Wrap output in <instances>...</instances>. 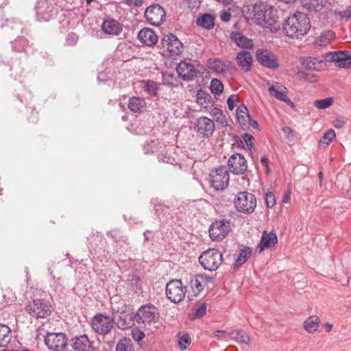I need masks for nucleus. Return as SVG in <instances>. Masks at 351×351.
I'll return each instance as SVG.
<instances>
[{"instance_id":"nucleus-1","label":"nucleus","mask_w":351,"mask_h":351,"mask_svg":"<svg viewBox=\"0 0 351 351\" xmlns=\"http://www.w3.org/2000/svg\"><path fill=\"white\" fill-rule=\"evenodd\" d=\"M310 27V21L306 14L295 12L287 17L283 25V31L290 38H299L306 34Z\"/></svg>"},{"instance_id":"nucleus-2","label":"nucleus","mask_w":351,"mask_h":351,"mask_svg":"<svg viewBox=\"0 0 351 351\" xmlns=\"http://www.w3.org/2000/svg\"><path fill=\"white\" fill-rule=\"evenodd\" d=\"M135 320L141 326L149 330L157 329L159 321V313L157 308L152 304L143 305L134 315Z\"/></svg>"},{"instance_id":"nucleus-3","label":"nucleus","mask_w":351,"mask_h":351,"mask_svg":"<svg viewBox=\"0 0 351 351\" xmlns=\"http://www.w3.org/2000/svg\"><path fill=\"white\" fill-rule=\"evenodd\" d=\"M252 13L253 22L263 27H269L276 22L274 10L267 3L255 4Z\"/></svg>"},{"instance_id":"nucleus-4","label":"nucleus","mask_w":351,"mask_h":351,"mask_svg":"<svg viewBox=\"0 0 351 351\" xmlns=\"http://www.w3.org/2000/svg\"><path fill=\"white\" fill-rule=\"evenodd\" d=\"M199 262L204 269L216 271L223 262V255L217 249H208L199 256Z\"/></svg>"},{"instance_id":"nucleus-5","label":"nucleus","mask_w":351,"mask_h":351,"mask_svg":"<svg viewBox=\"0 0 351 351\" xmlns=\"http://www.w3.org/2000/svg\"><path fill=\"white\" fill-rule=\"evenodd\" d=\"M234 204L237 211L249 215L254 211L256 199L252 193L246 191L240 192L234 198Z\"/></svg>"},{"instance_id":"nucleus-6","label":"nucleus","mask_w":351,"mask_h":351,"mask_svg":"<svg viewBox=\"0 0 351 351\" xmlns=\"http://www.w3.org/2000/svg\"><path fill=\"white\" fill-rule=\"evenodd\" d=\"M229 173L224 166H220L212 171L210 174V182L216 191L224 190L229 183Z\"/></svg>"},{"instance_id":"nucleus-7","label":"nucleus","mask_w":351,"mask_h":351,"mask_svg":"<svg viewBox=\"0 0 351 351\" xmlns=\"http://www.w3.org/2000/svg\"><path fill=\"white\" fill-rule=\"evenodd\" d=\"M27 312L36 318H45L51 313L50 304L45 300L36 299L26 306Z\"/></svg>"},{"instance_id":"nucleus-8","label":"nucleus","mask_w":351,"mask_h":351,"mask_svg":"<svg viewBox=\"0 0 351 351\" xmlns=\"http://www.w3.org/2000/svg\"><path fill=\"white\" fill-rule=\"evenodd\" d=\"M167 298L173 303L181 302L185 297L186 288L180 280H172L166 285Z\"/></svg>"},{"instance_id":"nucleus-9","label":"nucleus","mask_w":351,"mask_h":351,"mask_svg":"<svg viewBox=\"0 0 351 351\" xmlns=\"http://www.w3.org/2000/svg\"><path fill=\"white\" fill-rule=\"evenodd\" d=\"M45 342L47 348L53 351H64L68 345L67 337L62 332H48Z\"/></svg>"},{"instance_id":"nucleus-10","label":"nucleus","mask_w":351,"mask_h":351,"mask_svg":"<svg viewBox=\"0 0 351 351\" xmlns=\"http://www.w3.org/2000/svg\"><path fill=\"white\" fill-rule=\"evenodd\" d=\"M114 324V320L110 316L103 314L95 315L91 320L93 329L99 335H106L109 333Z\"/></svg>"},{"instance_id":"nucleus-11","label":"nucleus","mask_w":351,"mask_h":351,"mask_svg":"<svg viewBox=\"0 0 351 351\" xmlns=\"http://www.w3.org/2000/svg\"><path fill=\"white\" fill-rule=\"evenodd\" d=\"M145 17L150 25L159 26L165 21L166 13L162 7L156 4L145 10Z\"/></svg>"},{"instance_id":"nucleus-12","label":"nucleus","mask_w":351,"mask_h":351,"mask_svg":"<svg viewBox=\"0 0 351 351\" xmlns=\"http://www.w3.org/2000/svg\"><path fill=\"white\" fill-rule=\"evenodd\" d=\"M257 61L263 66L275 69L279 66L276 56L268 49H259L256 52Z\"/></svg>"},{"instance_id":"nucleus-13","label":"nucleus","mask_w":351,"mask_h":351,"mask_svg":"<svg viewBox=\"0 0 351 351\" xmlns=\"http://www.w3.org/2000/svg\"><path fill=\"white\" fill-rule=\"evenodd\" d=\"M230 231L229 222L220 220L216 221L209 228V236L213 241H221Z\"/></svg>"},{"instance_id":"nucleus-14","label":"nucleus","mask_w":351,"mask_h":351,"mask_svg":"<svg viewBox=\"0 0 351 351\" xmlns=\"http://www.w3.org/2000/svg\"><path fill=\"white\" fill-rule=\"evenodd\" d=\"M161 45L171 55H179L182 50V43L173 34L164 36Z\"/></svg>"},{"instance_id":"nucleus-15","label":"nucleus","mask_w":351,"mask_h":351,"mask_svg":"<svg viewBox=\"0 0 351 351\" xmlns=\"http://www.w3.org/2000/svg\"><path fill=\"white\" fill-rule=\"evenodd\" d=\"M35 9L37 19L40 21H48L53 15V5L46 0H38Z\"/></svg>"},{"instance_id":"nucleus-16","label":"nucleus","mask_w":351,"mask_h":351,"mask_svg":"<svg viewBox=\"0 0 351 351\" xmlns=\"http://www.w3.org/2000/svg\"><path fill=\"white\" fill-rule=\"evenodd\" d=\"M228 167L234 174H243L247 170V160L240 154H232L228 160Z\"/></svg>"},{"instance_id":"nucleus-17","label":"nucleus","mask_w":351,"mask_h":351,"mask_svg":"<svg viewBox=\"0 0 351 351\" xmlns=\"http://www.w3.org/2000/svg\"><path fill=\"white\" fill-rule=\"evenodd\" d=\"M195 128L197 132L204 137H209L215 131V124L213 120L206 117H202L196 120Z\"/></svg>"},{"instance_id":"nucleus-18","label":"nucleus","mask_w":351,"mask_h":351,"mask_svg":"<svg viewBox=\"0 0 351 351\" xmlns=\"http://www.w3.org/2000/svg\"><path fill=\"white\" fill-rule=\"evenodd\" d=\"M176 71L183 80L188 82L193 80L197 75V70L194 65L186 61H181L177 65Z\"/></svg>"},{"instance_id":"nucleus-19","label":"nucleus","mask_w":351,"mask_h":351,"mask_svg":"<svg viewBox=\"0 0 351 351\" xmlns=\"http://www.w3.org/2000/svg\"><path fill=\"white\" fill-rule=\"evenodd\" d=\"M328 60L334 62L337 66L349 67L351 65V53L348 51H335L326 55Z\"/></svg>"},{"instance_id":"nucleus-20","label":"nucleus","mask_w":351,"mask_h":351,"mask_svg":"<svg viewBox=\"0 0 351 351\" xmlns=\"http://www.w3.org/2000/svg\"><path fill=\"white\" fill-rule=\"evenodd\" d=\"M213 282V278L204 274L196 275L190 280V286L195 295H199L208 285Z\"/></svg>"},{"instance_id":"nucleus-21","label":"nucleus","mask_w":351,"mask_h":351,"mask_svg":"<svg viewBox=\"0 0 351 351\" xmlns=\"http://www.w3.org/2000/svg\"><path fill=\"white\" fill-rule=\"evenodd\" d=\"M71 347L73 351H95L93 343L86 335L72 339Z\"/></svg>"},{"instance_id":"nucleus-22","label":"nucleus","mask_w":351,"mask_h":351,"mask_svg":"<svg viewBox=\"0 0 351 351\" xmlns=\"http://www.w3.org/2000/svg\"><path fill=\"white\" fill-rule=\"evenodd\" d=\"M269 94L277 99L286 103L293 104L287 97V89L282 84L273 83L268 88Z\"/></svg>"},{"instance_id":"nucleus-23","label":"nucleus","mask_w":351,"mask_h":351,"mask_svg":"<svg viewBox=\"0 0 351 351\" xmlns=\"http://www.w3.org/2000/svg\"><path fill=\"white\" fill-rule=\"evenodd\" d=\"M302 65L309 71H321L324 67V59L317 57H302L300 59Z\"/></svg>"},{"instance_id":"nucleus-24","label":"nucleus","mask_w":351,"mask_h":351,"mask_svg":"<svg viewBox=\"0 0 351 351\" xmlns=\"http://www.w3.org/2000/svg\"><path fill=\"white\" fill-rule=\"evenodd\" d=\"M138 40L147 46L152 47L158 42V37L155 32L149 28H143L138 34Z\"/></svg>"},{"instance_id":"nucleus-25","label":"nucleus","mask_w":351,"mask_h":351,"mask_svg":"<svg viewBox=\"0 0 351 351\" xmlns=\"http://www.w3.org/2000/svg\"><path fill=\"white\" fill-rule=\"evenodd\" d=\"M238 66L244 71H249L252 65V56L249 51L243 50L239 51L236 56Z\"/></svg>"},{"instance_id":"nucleus-26","label":"nucleus","mask_w":351,"mask_h":351,"mask_svg":"<svg viewBox=\"0 0 351 351\" xmlns=\"http://www.w3.org/2000/svg\"><path fill=\"white\" fill-rule=\"evenodd\" d=\"M278 242V238L276 234L271 231L267 232L264 231L263 232L258 247L260 252L263 251L265 249H268L274 247Z\"/></svg>"},{"instance_id":"nucleus-27","label":"nucleus","mask_w":351,"mask_h":351,"mask_svg":"<svg viewBox=\"0 0 351 351\" xmlns=\"http://www.w3.org/2000/svg\"><path fill=\"white\" fill-rule=\"evenodd\" d=\"M230 39L240 48L250 49L254 47V42L240 32H232Z\"/></svg>"},{"instance_id":"nucleus-28","label":"nucleus","mask_w":351,"mask_h":351,"mask_svg":"<svg viewBox=\"0 0 351 351\" xmlns=\"http://www.w3.org/2000/svg\"><path fill=\"white\" fill-rule=\"evenodd\" d=\"M103 32L108 35L117 36L122 31L121 25L114 19L106 20L101 25Z\"/></svg>"},{"instance_id":"nucleus-29","label":"nucleus","mask_w":351,"mask_h":351,"mask_svg":"<svg viewBox=\"0 0 351 351\" xmlns=\"http://www.w3.org/2000/svg\"><path fill=\"white\" fill-rule=\"evenodd\" d=\"M128 107L133 112L141 113L145 110L147 104L143 98L134 96L129 99Z\"/></svg>"},{"instance_id":"nucleus-30","label":"nucleus","mask_w":351,"mask_h":351,"mask_svg":"<svg viewBox=\"0 0 351 351\" xmlns=\"http://www.w3.org/2000/svg\"><path fill=\"white\" fill-rule=\"evenodd\" d=\"M228 335L232 339L236 341L239 343L249 345L250 343V338L248 334L241 328L232 330L228 333Z\"/></svg>"},{"instance_id":"nucleus-31","label":"nucleus","mask_w":351,"mask_h":351,"mask_svg":"<svg viewBox=\"0 0 351 351\" xmlns=\"http://www.w3.org/2000/svg\"><path fill=\"white\" fill-rule=\"evenodd\" d=\"M12 332L10 327L0 324V348L5 347L12 339Z\"/></svg>"},{"instance_id":"nucleus-32","label":"nucleus","mask_w":351,"mask_h":351,"mask_svg":"<svg viewBox=\"0 0 351 351\" xmlns=\"http://www.w3.org/2000/svg\"><path fill=\"white\" fill-rule=\"evenodd\" d=\"M134 315L132 314H121L117 319V324L119 328L126 329L134 324Z\"/></svg>"},{"instance_id":"nucleus-33","label":"nucleus","mask_w":351,"mask_h":351,"mask_svg":"<svg viewBox=\"0 0 351 351\" xmlns=\"http://www.w3.org/2000/svg\"><path fill=\"white\" fill-rule=\"evenodd\" d=\"M319 322V318L317 316H310L304 321V328L308 332L313 333L317 330Z\"/></svg>"},{"instance_id":"nucleus-34","label":"nucleus","mask_w":351,"mask_h":351,"mask_svg":"<svg viewBox=\"0 0 351 351\" xmlns=\"http://www.w3.org/2000/svg\"><path fill=\"white\" fill-rule=\"evenodd\" d=\"M334 38L335 33L333 32L326 31L322 33V34L315 39V43L318 46L324 47L330 44Z\"/></svg>"},{"instance_id":"nucleus-35","label":"nucleus","mask_w":351,"mask_h":351,"mask_svg":"<svg viewBox=\"0 0 351 351\" xmlns=\"http://www.w3.org/2000/svg\"><path fill=\"white\" fill-rule=\"evenodd\" d=\"M214 21L211 14H205L197 19V24L206 29H210L214 27Z\"/></svg>"},{"instance_id":"nucleus-36","label":"nucleus","mask_w":351,"mask_h":351,"mask_svg":"<svg viewBox=\"0 0 351 351\" xmlns=\"http://www.w3.org/2000/svg\"><path fill=\"white\" fill-rule=\"evenodd\" d=\"M237 117L239 123L241 125H246L247 123L250 121L248 110L245 106H241L237 108Z\"/></svg>"},{"instance_id":"nucleus-37","label":"nucleus","mask_w":351,"mask_h":351,"mask_svg":"<svg viewBox=\"0 0 351 351\" xmlns=\"http://www.w3.org/2000/svg\"><path fill=\"white\" fill-rule=\"evenodd\" d=\"M324 0H301L302 6L309 11H318L324 6Z\"/></svg>"},{"instance_id":"nucleus-38","label":"nucleus","mask_w":351,"mask_h":351,"mask_svg":"<svg viewBox=\"0 0 351 351\" xmlns=\"http://www.w3.org/2000/svg\"><path fill=\"white\" fill-rule=\"evenodd\" d=\"M208 67L217 73H223L226 69V64L218 58L209 59L208 60Z\"/></svg>"},{"instance_id":"nucleus-39","label":"nucleus","mask_w":351,"mask_h":351,"mask_svg":"<svg viewBox=\"0 0 351 351\" xmlns=\"http://www.w3.org/2000/svg\"><path fill=\"white\" fill-rule=\"evenodd\" d=\"M197 102L202 108H206L211 104L210 95L204 90H199L197 93Z\"/></svg>"},{"instance_id":"nucleus-40","label":"nucleus","mask_w":351,"mask_h":351,"mask_svg":"<svg viewBox=\"0 0 351 351\" xmlns=\"http://www.w3.org/2000/svg\"><path fill=\"white\" fill-rule=\"evenodd\" d=\"M210 115L215 120V121L221 125V126H226L227 121L225 115L223 114L222 111L217 108H213L210 111Z\"/></svg>"},{"instance_id":"nucleus-41","label":"nucleus","mask_w":351,"mask_h":351,"mask_svg":"<svg viewBox=\"0 0 351 351\" xmlns=\"http://www.w3.org/2000/svg\"><path fill=\"white\" fill-rule=\"evenodd\" d=\"M116 351H134L130 339H121L117 345Z\"/></svg>"},{"instance_id":"nucleus-42","label":"nucleus","mask_w":351,"mask_h":351,"mask_svg":"<svg viewBox=\"0 0 351 351\" xmlns=\"http://www.w3.org/2000/svg\"><path fill=\"white\" fill-rule=\"evenodd\" d=\"M251 252L252 251L249 247L242 250L241 252H240L239 256L235 261L234 265L236 267H239L243 263H244L250 256Z\"/></svg>"},{"instance_id":"nucleus-43","label":"nucleus","mask_w":351,"mask_h":351,"mask_svg":"<svg viewBox=\"0 0 351 351\" xmlns=\"http://www.w3.org/2000/svg\"><path fill=\"white\" fill-rule=\"evenodd\" d=\"M210 88L213 94L219 95L223 90V85L219 80L213 79L210 82Z\"/></svg>"},{"instance_id":"nucleus-44","label":"nucleus","mask_w":351,"mask_h":351,"mask_svg":"<svg viewBox=\"0 0 351 351\" xmlns=\"http://www.w3.org/2000/svg\"><path fill=\"white\" fill-rule=\"evenodd\" d=\"M336 137L335 131L332 129L327 130L319 141V145H328Z\"/></svg>"},{"instance_id":"nucleus-45","label":"nucleus","mask_w":351,"mask_h":351,"mask_svg":"<svg viewBox=\"0 0 351 351\" xmlns=\"http://www.w3.org/2000/svg\"><path fill=\"white\" fill-rule=\"evenodd\" d=\"M27 46V41L24 38H19L14 40L12 44V47L14 51L22 52L25 50Z\"/></svg>"},{"instance_id":"nucleus-46","label":"nucleus","mask_w":351,"mask_h":351,"mask_svg":"<svg viewBox=\"0 0 351 351\" xmlns=\"http://www.w3.org/2000/svg\"><path fill=\"white\" fill-rule=\"evenodd\" d=\"M333 103V99L332 97H328L323 99L315 100L313 104L318 109H326L330 106Z\"/></svg>"},{"instance_id":"nucleus-47","label":"nucleus","mask_w":351,"mask_h":351,"mask_svg":"<svg viewBox=\"0 0 351 351\" xmlns=\"http://www.w3.org/2000/svg\"><path fill=\"white\" fill-rule=\"evenodd\" d=\"M158 86L157 83L154 81H147L145 85V91L150 95L156 96L158 91Z\"/></svg>"},{"instance_id":"nucleus-48","label":"nucleus","mask_w":351,"mask_h":351,"mask_svg":"<svg viewBox=\"0 0 351 351\" xmlns=\"http://www.w3.org/2000/svg\"><path fill=\"white\" fill-rule=\"evenodd\" d=\"M207 310V304L206 303H202L199 306H198L195 309L194 313L191 315L192 319H195L199 317H203Z\"/></svg>"},{"instance_id":"nucleus-49","label":"nucleus","mask_w":351,"mask_h":351,"mask_svg":"<svg viewBox=\"0 0 351 351\" xmlns=\"http://www.w3.org/2000/svg\"><path fill=\"white\" fill-rule=\"evenodd\" d=\"M169 208V206L165 205L162 203L158 202V200H155L154 202V210L158 215H165L167 213V210Z\"/></svg>"},{"instance_id":"nucleus-50","label":"nucleus","mask_w":351,"mask_h":351,"mask_svg":"<svg viewBox=\"0 0 351 351\" xmlns=\"http://www.w3.org/2000/svg\"><path fill=\"white\" fill-rule=\"evenodd\" d=\"M191 342V337L189 335L185 334L183 335L179 341H178V346L181 350H186V345H189Z\"/></svg>"},{"instance_id":"nucleus-51","label":"nucleus","mask_w":351,"mask_h":351,"mask_svg":"<svg viewBox=\"0 0 351 351\" xmlns=\"http://www.w3.org/2000/svg\"><path fill=\"white\" fill-rule=\"evenodd\" d=\"M158 158L160 160L166 163L173 164L176 162L175 158L171 157L167 151L161 152L158 156Z\"/></svg>"},{"instance_id":"nucleus-52","label":"nucleus","mask_w":351,"mask_h":351,"mask_svg":"<svg viewBox=\"0 0 351 351\" xmlns=\"http://www.w3.org/2000/svg\"><path fill=\"white\" fill-rule=\"evenodd\" d=\"M265 202L268 208H272L275 205V197L271 192H267L265 194Z\"/></svg>"},{"instance_id":"nucleus-53","label":"nucleus","mask_w":351,"mask_h":351,"mask_svg":"<svg viewBox=\"0 0 351 351\" xmlns=\"http://www.w3.org/2000/svg\"><path fill=\"white\" fill-rule=\"evenodd\" d=\"M132 337L136 341H140L145 337V334L140 330H132Z\"/></svg>"},{"instance_id":"nucleus-54","label":"nucleus","mask_w":351,"mask_h":351,"mask_svg":"<svg viewBox=\"0 0 351 351\" xmlns=\"http://www.w3.org/2000/svg\"><path fill=\"white\" fill-rule=\"evenodd\" d=\"M298 75L300 78H303L306 81L313 82L316 81V77L314 75L306 74L304 72H298Z\"/></svg>"},{"instance_id":"nucleus-55","label":"nucleus","mask_w":351,"mask_h":351,"mask_svg":"<svg viewBox=\"0 0 351 351\" xmlns=\"http://www.w3.org/2000/svg\"><path fill=\"white\" fill-rule=\"evenodd\" d=\"M238 101V97L235 95H231L227 100V104L230 110H232L235 106L236 102Z\"/></svg>"},{"instance_id":"nucleus-56","label":"nucleus","mask_w":351,"mask_h":351,"mask_svg":"<svg viewBox=\"0 0 351 351\" xmlns=\"http://www.w3.org/2000/svg\"><path fill=\"white\" fill-rule=\"evenodd\" d=\"M243 141L245 142L246 146L247 147V148L251 151V149L253 147V145H252L253 136L249 134H244L243 135Z\"/></svg>"},{"instance_id":"nucleus-57","label":"nucleus","mask_w":351,"mask_h":351,"mask_svg":"<svg viewBox=\"0 0 351 351\" xmlns=\"http://www.w3.org/2000/svg\"><path fill=\"white\" fill-rule=\"evenodd\" d=\"M282 130L289 140L294 138L293 131L289 127H284Z\"/></svg>"},{"instance_id":"nucleus-58","label":"nucleus","mask_w":351,"mask_h":351,"mask_svg":"<svg viewBox=\"0 0 351 351\" xmlns=\"http://www.w3.org/2000/svg\"><path fill=\"white\" fill-rule=\"evenodd\" d=\"M339 15L341 18L349 19L351 18V6L348 7L345 10L341 12Z\"/></svg>"},{"instance_id":"nucleus-59","label":"nucleus","mask_w":351,"mask_h":351,"mask_svg":"<svg viewBox=\"0 0 351 351\" xmlns=\"http://www.w3.org/2000/svg\"><path fill=\"white\" fill-rule=\"evenodd\" d=\"M213 337L216 338L226 339L227 337V333L225 330H217L213 332Z\"/></svg>"},{"instance_id":"nucleus-60","label":"nucleus","mask_w":351,"mask_h":351,"mask_svg":"<svg viewBox=\"0 0 351 351\" xmlns=\"http://www.w3.org/2000/svg\"><path fill=\"white\" fill-rule=\"evenodd\" d=\"M230 18H231V15H230V14L229 12H223L221 14V19L223 22L229 21L230 20Z\"/></svg>"},{"instance_id":"nucleus-61","label":"nucleus","mask_w":351,"mask_h":351,"mask_svg":"<svg viewBox=\"0 0 351 351\" xmlns=\"http://www.w3.org/2000/svg\"><path fill=\"white\" fill-rule=\"evenodd\" d=\"M345 122L340 119H336L334 121V126L336 128L340 129L344 126Z\"/></svg>"},{"instance_id":"nucleus-62","label":"nucleus","mask_w":351,"mask_h":351,"mask_svg":"<svg viewBox=\"0 0 351 351\" xmlns=\"http://www.w3.org/2000/svg\"><path fill=\"white\" fill-rule=\"evenodd\" d=\"M261 162L265 167L267 172H269V169L268 166V158L266 156L261 157Z\"/></svg>"},{"instance_id":"nucleus-63","label":"nucleus","mask_w":351,"mask_h":351,"mask_svg":"<svg viewBox=\"0 0 351 351\" xmlns=\"http://www.w3.org/2000/svg\"><path fill=\"white\" fill-rule=\"evenodd\" d=\"M290 199H291L290 192H287L283 196L282 202L283 203H287V202H289L290 201Z\"/></svg>"},{"instance_id":"nucleus-64","label":"nucleus","mask_w":351,"mask_h":351,"mask_svg":"<svg viewBox=\"0 0 351 351\" xmlns=\"http://www.w3.org/2000/svg\"><path fill=\"white\" fill-rule=\"evenodd\" d=\"M324 327L325 328V330L327 332H330L332 328V324L330 323H326L324 324Z\"/></svg>"}]
</instances>
